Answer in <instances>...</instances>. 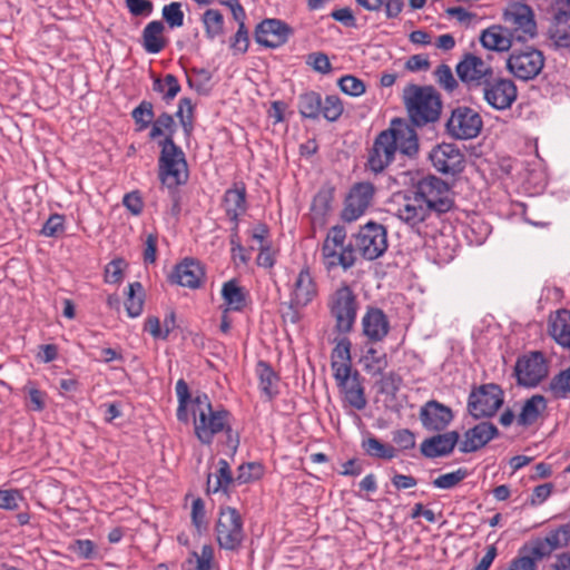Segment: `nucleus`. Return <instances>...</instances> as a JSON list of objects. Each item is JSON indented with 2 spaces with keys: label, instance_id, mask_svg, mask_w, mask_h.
Instances as JSON below:
<instances>
[{
  "label": "nucleus",
  "instance_id": "37",
  "mask_svg": "<svg viewBox=\"0 0 570 570\" xmlns=\"http://www.w3.org/2000/svg\"><path fill=\"white\" fill-rule=\"evenodd\" d=\"M549 334L563 347H570V311L560 309L549 320Z\"/></svg>",
  "mask_w": 570,
  "mask_h": 570
},
{
  "label": "nucleus",
  "instance_id": "11",
  "mask_svg": "<svg viewBox=\"0 0 570 570\" xmlns=\"http://www.w3.org/2000/svg\"><path fill=\"white\" fill-rule=\"evenodd\" d=\"M333 376L348 404L355 410L365 409L367 401L362 384V376L357 370L352 371V364H332Z\"/></svg>",
  "mask_w": 570,
  "mask_h": 570
},
{
  "label": "nucleus",
  "instance_id": "6",
  "mask_svg": "<svg viewBox=\"0 0 570 570\" xmlns=\"http://www.w3.org/2000/svg\"><path fill=\"white\" fill-rule=\"evenodd\" d=\"M327 305L332 317L335 320V332L341 335L352 332L358 309L357 296L353 289L343 283L331 295Z\"/></svg>",
  "mask_w": 570,
  "mask_h": 570
},
{
  "label": "nucleus",
  "instance_id": "36",
  "mask_svg": "<svg viewBox=\"0 0 570 570\" xmlns=\"http://www.w3.org/2000/svg\"><path fill=\"white\" fill-rule=\"evenodd\" d=\"M547 399L541 394H534L527 399L517 416L518 424L525 428L534 424L547 410Z\"/></svg>",
  "mask_w": 570,
  "mask_h": 570
},
{
  "label": "nucleus",
  "instance_id": "47",
  "mask_svg": "<svg viewBox=\"0 0 570 570\" xmlns=\"http://www.w3.org/2000/svg\"><path fill=\"white\" fill-rule=\"evenodd\" d=\"M130 116L135 122L136 131L146 130L147 128L151 127L155 120L153 102L149 100L140 101V104L132 109Z\"/></svg>",
  "mask_w": 570,
  "mask_h": 570
},
{
  "label": "nucleus",
  "instance_id": "29",
  "mask_svg": "<svg viewBox=\"0 0 570 570\" xmlns=\"http://www.w3.org/2000/svg\"><path fill=\"white\" fill-rule=\"evenodd\" d=\"M317 295V286L308 266L298 273L291 294L292 304L307 306Z\"/></svg>",
  "mask_w": 570,
  "mask_h": 570
},
{
  "label": "nucleus",
  "instance_id": "17",
  "mask_svg": "<svg viewBox=\"0 0 570 570\" xmlns=\"http://www.w3.org/2000/svg\"><path fill=\"white\" fill-rule=\"evenodd\" d=\"M375 187L372 183H356L350 189L344 208L341 213L342 220L352 223L360 218L371 205L374 197Z\"/></svg>",
  "mask_w": 570,
  "mask_h": 570
},
{
  "label": "nucleus",
  "instance_id": "27",
  "mask_svg": "<svg viewBox=\"0 0 570 570\" xmlns=\"http://www.w3.org/2000/svg\"><path fill=\"white\" fill-rule=\"evenodd\" d=\"M433 210L429 207L424 200L414 195V189H410L404 195V204L399 208V217L407 225L414 227L425 222Z\"/></svg>",
  "mask_w": 570,
  "mask_h": 570
},
{
  "label": "nucleus",
  "instance_id": "1",
  "mask_svg": "<svg viewBox=\"0 0 570 570\" xmlns=\"http://www.w3.org/2000/svg\"><path fill=\"white\" fill-rule=\"evenodd\" d=\"M346 236V228L342 225L330 228L321 248L324 265L328 271L338 266L344 271L353 267L356 250L364 259L374 261L383 256L389 247L386 228L376 222L371 220L361 226L353 235L354 244H345Z\"/></svg>",
  "mask_w": 570,
  "mask_h": 570
},
{
  "label": "nucleus",
  "instance_id": "43",
  "mask_svg": "<svg viewBox=\"0 0 570 570\" xmlns=\"http://www.w3.org/2000/svg\"><path fill=\"white\" fill-rule=\"evenodd\" d=\"M361 446L368 456L374 459L391 460L396 455L394 446L381 442L373 435L364 439Z\"/></svg>",
  "mask_w": 570,
  "mask_h": 570
},
{
  "label": "nucleus",
  "instance_id": "54",
  "mask_svg": "<svg viewBox=\"0 0 570 570\" xmlns=\"http://www.w3.org/2000/svg\"><path fill=\"white\" fill-rule=\"evenodd\" d=\"M334 342L335 347L331 354V365L334 362H338L340 364H351V340L346 335H343L340 338H335Z\"/></svg>",
  "mask_w": 570,
  "mask_h": 570
},
{
  "label": "nucleus",
  "instance_id": "9",
  "mask_svg": "<svg viewBox=\"0 0 570 570\" xmlns=\"http://www.w3.org/2000/svg\"><path fill=\"white\" fill-rule=\"evenodd\" d=\"M215 532L220 549L237 551L245 538L244 522L238 510L233 507H220Z\"/></svg>",
  "mask_w": 570,
  "mask_h": 570
},
{
  "label": "nucleus",
  "instance_id": "53",
  "mask_svg": "<svg viewBox=\"0 0 570 570\" xmlns=\"http://www.w3.org/2000/svg\"><path fill=\"white\" fill-rule=\"evenodd\" d=\"M468 475L469 471L465 468H459L453 472L439 475L432 481V484L438 489L450 490L460 484Z\"/></svg>",
  "mask_w": 570,
  "mask_h": 570
},
{
  "label": "nucleus",
  "instance_id": "25",
  "mask_svg": "<svg viewBox=\"0 0 570 570\" xmlns=\"http://www.w3.org/2000/svg\"><path fill=\"white\" fill-rule=\"evenodd\" d=\"M533 554L539 558H548L553 551L567 548L570 544V523H564L550 530L544 538L530 541Z\"/></svg>",
  "mask_w": 570,
  "mask_h": 570
},
{
  "label": "nucleus",
  "instance_id": "22",
  "mask_svg": "<svg viewBox=\"0 0 570 570\" xmlns=\"http://www.w3.org/2000/svg\"><path fill=\"white\" fill-rule=\"evenodd\" d=\"M362 334L367 343L382 342L390 333L391 325L387 315L376 306H367L361 321Z\"/></svg>",
  "mask_w": 570,
  "mask_h": 570
},
{
  "label": "nucleus",
  "instance_id": "32",
  "mask_svg": "<svg viewBox=\"0 0 570 570\" xmlns=\"http://www.w3.org/2000/svg\"><path fill=\"white\" fill-rule=\"evenodd\" d=\"M549 35L556 47H570V11L563 10L562 7L557 6Z\"/></svg>",
  "mask_w": 570,
  "mask_h": 570
},
{
  "label": "nucleus",
  "instance_id": "18",
  "mask_svg": "<svg viewBox=\"0 0 570 570\" xmlns=\"http://www.w3.org/2000/svg\"><path fill=\"white\" fill-rule=\"evenodd\" d=\"M293 35L294 29L285 21L267 18L256 26L254 37L258 45L275 49L285 45Z\"/></svg>",
  "mask_w": 570,
  "mask_h": 570
},
{
  "label": "nucleus",
  "instance_id": "14",
  "mask_svg": "<svg viewBox=\"0 0 570 570\" xmlns=\"http://www.w3.org/2000/svg\"><path fill=\"white\" fill-rule=\"evenodd\" d=\"M503 20L510 26L511 37L518 41H527L537 36L534 13L525 3H510L503 12Z\"/></svg>",
  "mask_w": 570,
  "mask_h": 570
},
{
  "label": "nucleus",
  "instance_id": "3",
  "mask_svg": "<svg viewBox=\"0 0 570 570\" xmlns=\"http://www.w3.org/2000/svg\"><path fill=\"white\" fill-rule=\"evenodd\" d=\"M403 99L412 125L423 127L440 119L443 102L433 86L411 83L404 89Z\"/></svg>",
  "mask_w": 570,
  "mask_h": 570
},
{
  "label": "nucleus",
  "instance_id": "30",
  "mask_svg": "<svg viewBox=\"0 0 570 570\" xmlns=\"http://www.w3.org/2000/svg\"><path fill=\"white\" fill-rule=\"evenodd\" d=\"M246 186L243 181L234 183L223 196V207L229 220H236L247 210Z\"/></svg>",
  "mask_w": 570,
  "mask_h": 570
},
{
  "label": "nucleus",
  "instance_id": "45",
  "mask_svg": "<svg viewBox=\"0 0 570 570\" xmlns=\"http://www.w3.org/2000/svg\"><path fill=\"white\" fill-rule=\"evenodd\" d=\"M360 362L363 363L364 370L373 376L382 374L387 366L386 353H379L374 346L366 348Z\"/></svg>",
  "mask_w": 570,
  "mask_h": 570
},
{
  "label": "nucleus",
  "instance_id": "57",
  "mask_svg": "<svg viewBox=\"0 0 570 570\" xmlns=\"http://www.w3.org/2000/svg\"><path fill=\"white\" fill-rule=\"evenodd\" d=\"M337 83L344 94L352 97H358L365 92V83L352 75L341 77Z\"/></svg>",
  "mask_w": 570,
  "mask_h": 570
},
{
  "label": "nucleus",
  "instance_id": "60",
  "mask_svg": "<svg viewBox=\"0 0 570 570\" xmlns=\"http://www.w3.org/2000/svg\"><path fill=\"white\" fill-rule=\"evenodd\" d=\"M191 523L202 533L207 529L205 502L202 498H196L191 504Z\"/></svg>",
  "mask_w": 570,
  "mask_h": 570
},
{
  "label": "nucleus",
  "instance_id": "48",
  "mask_svg": "<svg viewBox=\"0 0 570 570\" xmlns=\"http://www.w3.org/2000/svg\"><path fill=\"white\" fill-rule=\"evenodd\" d=\"M202 21L207 39L214 40L224 33V16L219 10L207 9L202 16Z\"/></svg>",
  "mask_w": 570,
  "mask_h": 570
},
{
  "label": "nucleus",
  "instance_id": "64",
  "mask_svg": "<svg viewBox=\"0 0 570 570\" xmlns=\"http://www.w3.org/2000/svg\"><path fill=\"white\" fill-rule=\"evenodd\" d=\"M392 441L400 450H410L415 446V434L409 429H400L392 432Z\"/></svg>",
  "mask_w": 570,
  "mask_h": 570
},
{
  "label": "nucleus",
  "instance_id": "56",
  "mask_svg": "<svg viewBox=\"0 0 570 570\" xmlns=\"http://www.w3.org/2000/svg\"><path fill=\"white\" fill-rule=\"evenodd\" d=\"M381 375L379 392L395 397L402 385V377L395 372L382 373Z\"/></svg>",
  "mask_w": 570,
  "mask_h": 570
},
{
  "label": "nucleus",
  "instance_id": "39",
  "mask_svg": "<svg viewBox=\"0 0 570 570\" xmlns=\"http://www.w3.org/2000/svg\"><path fill=\"white\" fill-rule=\"evenodd\" d=\"M153 90L161 94V99L166 104H170L180 92L181 87L175 75L167 73L163 79L160 77L153 78Z\"/></svg>",
  "mask_w": 570,
  "mask_h": 570
},
{
  "label": "nucleus",
  "instance_id": "8",
  "mask_svg": "<svg viewBox=\"0 0 570 570\" xmlns=\"http://www.w3.org/2000/svg\"><path fill=\"white\" fill-rule=\"evenodd\" d=\"M504 403V392L499 384L485 383L473 386L469 397L466 410L475 419L493 417Z\"/></svg>",
  "mask_w": 570,
  "mask_h": 570
},
{
  "label": "nucleus",
  "instance_id": "35",
  "mask_svg": "<svg viewBox=\"0 0 570 570\" xmlns=\"http://www.w3.org/2000/svg\"><path fill=\"white\" fill-rule=\"evenodd\" d=\"M256 372L259 380V390L267 401H273L279 393V375L266 361H258Z\"/></svg>",
  "mask_w": 570,
  "mask_h": 570
},
{
  "label": "nucleus",
  "instance_id": "4",
  "mask_svg": "<svg viewBox=\"0 0 570 570\" xmlns=\"http://www.w3.org/2000/svg\"><path fill=\"white\" fill-rule=\"evenodd\" d=\"M194 111L195 106L191 99L188 97L180 98L175 116L167 111H163L154 120L148 134L149 139L157 140L158 138L163 137L157 141L160 150L164 149L165 141L168 142L169 140L175 142L174 136L177 131L175 117L178 118L185 136L189 138L194 130Z\"/></svg>",
  "mask_w": 570,
  "mask_h": 570
},
{
  "label": "nucleus",
  "instance_id": "20",
  "mask_svg": "<svg viewBox=\"0 0 570 570\" xmlns=\"http://www.w3.org/2000/svg\"><path fill=\"white\" fill-rule=\"evenodd\" d=\"M422 426L430 432H443L454 419L451 407L436 401L425 402L419 413Z\"/></svg>",
  "mask_w": 570,
  "mask_h": 570
},
{
  "label": "nucleus",
  "instance_id": "42",
  "mask_svg": "<svg viewBox=\"0 0 570 570\" xmlns=\"http://www.w3.org/2000/svg\"><path fill=\"white\" fill-rule=\"evenodd\" d=\"M298 111L303 118L317 119L322 109V97L316 91H308L298 97Z\"/></svg>",
  "mask_w": 570,
  "mask_h": 570
},
{
  "label": "nucleus",
  "instance_id": "10",
  "mask_svg": "<svg viewBox=\"0 0 570 570\" xmlns=\"http://www.w3.org/2000/svg\"><path fill=\"white\" fill-rule=\"evenodd\" d=\"M483 127L480 114L471 107L458 106L445 121L444 132L455 140H469L479 136Z\"/></svg>",
  "mask_w": 570,
  "mask_h": 570
},
{
  "label": "nucleus",
  "instance_id": "50",
  "mask_svg": "<svg viewBox=\"0 0 570 570\" xmlns=\"http://www.w3.org/2000/svg\"><path fill=\"white\" fill-rule=\"evenodd\" d=\"M181 7L183 4L177 1L170 2L169 4H165L163 7V20L170 29H176L184 26L185 13Z\"/></svg>",
  "mask_w": 570,
  "mask_h": 570
},
{
  "label": "nucleus",
  "instance_id": "2",
  "mask_svg": "<svg viewBox=\"0 0 570 570\" xmlns=\"http://www.w3.org/2000/svg\"><path fill=\"white\" fill-rule=\"evenodd\" d=\"M194 430L202 444L210 445L215 435L225 434V445L235 453L239 446V434L230 424L232 414L219 406L214 410L206 393H197L193 399Z\"/></svg>",
  "mask_w": 570,
  "mask_h": 570
},
{
  "label": "nucleus",
  "instance_id": "15",
  "mask_svg": "<svg viewBox=\"0 0 570 570\" xmlns=\"http://www.w3.org/2000/svg\"><path fill=\"white\" fill-rule=\"evenodd\" d=\"M544 66L543 53L534 47L513 49L507 60L508 70L521 80L537 77Z\"/></svg>",
  "mask_w": 570,
  "mask_h": 570
},
{
  "label": "nucleus",
  "instance_id": "44",
  "mask_svg": "<svg viewBox=\"0 0 570 570\" xmlns=\"http://www.w3.org/2000/svg\"><path fill=\"white\" fill-rule=\"evenodd\" d=\"M543 390L554 400L566 399L570 394V365L556 374Z\"/></svg>",
  "mask_w": 570,
  "mask_h": 570
},
{
  "label": "nucleus",
  "instance_id": "51",
  "mask_svg": "<svg viewBox=\"0 0 570 570\" xmlns=\"http://www.w3.org/2000/svg\"><path fill=\"white\" fill-rule=\"evenodd\" d=\"M264 469L258 462H248L240 464L235 476L237 484H246L259 480L263 476Z\"/></svg>",
  "mask_w": 570,
  "mask_h": 570
},
{
  "label": "nucleus",
  "instance_id": "61",
  "mask_svg": "<svg viewBox=\"0 0 570 570\" xmlns=\"http://www.w3.org/2000/svg\"><path fill=\"white\" fill-rule=\"evenodd\" d=\"M125 6L132 17H149L154 11L150 0H125Z\"/></svg>",
  "mask_w": 570,
  "mask_h": 570
},
{
  "label": "nucleus",
  "instance_id": "7",
  "mask_svg": "<svg viewBox=\"0 0 570 570\" xmlns=\"http://www.w3.org/2000/svg\"><path fill=\"white\" fill-rule=\"evenodd\" d=\"M438 216L450 212L454 206L450 185L434 175L422 177L412 187Z\"/></svg>",
  "mask_w": 570,
  "mask_h": 570
},
{
  "label": "nucleus",
  "instance_id": "5",
  "mask_svg": "<svg viewBox=\"0 0 570 570\" xmlns=\"http://www.w3.org/2000/svg\"><path fill=\"white\" fill-rule=\"evenodd\" d=\"M158 178L167 190H180L188 180V166L183 149L176 142L165 141L158 158Z\"/></svg>",
  "mask_w": 570,
  "mask_h": 570
},
{
  "label": "nucleus",
  "instance_id": "34",
  "mask_svg": "<svg viewBox=\"0 0 570 570\" xmlns=\"http://www.w3.org/2000/svg\"><path fill=\"white\" fill-rule=\"evenodd\" d=\"M165 24L160 20H153L148 22L141 32V45L148 53H159L165 49L167 40L163 33Z\"/></svg>",
  "mask_w": 570,
  "mask_h": 570
},
{
  "label": "nucleus",
  "instance_id": "63",
  "mask_svg": "<svg viewBox=\"0 0 570 570\" xmlns=\"http://www.w3.org/2000/svg\"><path fill=\"white\" fill-rule=\"evenodd\" d=\"M306 63L315 71L326 75L332 71V65L328 57L323 52H313L307 56Z\"/></svg>",
  "mask_w": 570,
  "mask_h": 570
},
{
  "label": "nucleus",
  "instance_id": "52",
  "mask_svg": "<svg viewBox=\"0 0 570 570\" xmlns=\"http://www.w3.org/2000/svg\"><path fill=\"white\" fill-rule=\"evenodd\" d=\"M344 111L343 102L336 95H328L322 100L321 115L331 122L337 121Z\"/></svg>",
  "mask_w": 570,
  "mask_h": 570
},
{
  "label": "nucleus",
  "instance_id": "59",
  "mask_svg": "<svg viewBox=\"0 0 570 570\" xmlns=\"http://www.w3.org/2000/svg\"><path fill=\"white\" fill-rule=\"evenodd\" d=\"M65 216L51 214L42 226L41 234L46 237H59L65 232Z\"/></svg>",
  "mask_w": 570,
  "mask_h": 570
},
{
  "label": "nucleus",
  "instance_id": "46",
  "mask_svg": "<svg viewBox=\"0 0 570 570\" xmlns=\"http://www.w3.org/2000/svg\"><path fill=\"white\" fill-rule=\"evenodd\" d=\"M144 297L145 294L141 283H130L125 302L126 312L129 317H138L142 313Z\"/></svg>",
  "mask_w": 570,
  "mask_h": 570
},
{
  "label": "nucleus",
  "instance_id": "40",
  "mask_svg": "<svg viewBox=\"0 0 570 570\" xmlns=\"http://www.w3.org/2000/svg\"><path fill=\"white\" fill-rule=\"evenodd\" d=\"M217 465L218 469L216 472V482L214 487L210 485L212 474L209 473L207 475V493H217L218 491L227 493L229 485L236 483L229 463L225 459H219Z\"/></svg>",
  "mask_w": 570,
  "mask_h": 570
},
{
  "label": "nucleus",
  "instance_id": "31",
  "mask_svg": "<svg viewBox=\"0 0 570 570\" xmlns=\"http://www.w3.org/2000/svg\"><path fill=\"white\" fill-rule=\"evenodd\" d=\"M335 188L330 185H323L316 195L313 197L311 204L312 223L314 225L324 226L326 217L332 210V204L334 200Z\"/></svg>",
  "mask_w": 570,
  "mask_h": 570
},
{
  "label": "nucleus",
  "instance_id": "16",
  "mask_svg": "<svg viewBox=\"0 0 570 570\" xmlns=\"http://www.w3.org/2000/svg\"><path fill=\"white\" fill-rule=\"evenodd\" d=\"M432 166L442 175L455 176L465 168V156L455 144L442 142L429 154Z\"/></svg>",
  "mask_w": 570,
  "mask_h": 570
},
{
  "label": "nucleus",
  "instance_id": "23",
  "mask_svg": "<svg viewBox=\"0 0 570 570\" xmlns=\"http://www.w3.org/2000/svg\"><path fill=\"white\" fill-rule=\"evenodd\" d=\"M204 279L205 269L200 262L188 257L176 264L168 276L169 283L189 288L200 287Z\"/></svg>",
  "mask_w": 570,
  "mask_h": 570
},
{
  "label": "nucleus",
  "instance_id": "21",
  "mask_svg": "<svg viewBox=\"0 0 570 570\" xmlns=\"http://www.w3.org/2000/svg\"><path fill=\"white\" fill-rule=\"evenodd\" d=\"M459 79L466 85H483L493 75V69L485 61L473 55L465 53L455 67Z\"/></svg>",
  "mask_w": 570,
  "mask_h": 570
},
{
  "label": "nucleus",
  "instance_id": "55",
  "mask_svg": "<svg viewBox=\"0 0 570 570\" xmlns=\"http://www.w3.org/2000/svg\"><path fill=\"white\" fill-rule=\"evenodd\" d=\"M434 77L436 83L450 94L453 92L459 86L451 68L445 63H441L436 67L434 70Z\"/></svg>",
  "mask_w": 570,
  "mask_h": 570
},
{
  "label": "nucleus",
  "instance_id": "58",
  "mask_svg": "<svg viewBox=\"0 0 570 570\" xmlns=\"http://www.w3.org/2000/svg\"><path fill=\"white\" fill-rule=\"evenodd\" d=\"M69 551L80 559H94L96 557V544L89 539H77L69 544Z\"/></svg>",
  "mask_w": 570,
  "mask_h": 570
},
{
  "label": "nucleus",
  "instance_id": "62",
  "mask_svg": "<svg viewBox=\"0 0 570 570\" xmlns=\"http://www.w3.org/2000/svg\"><path fill=\"white\" fill-rule=\"evenodd\" d=\"M122 258H115L105 267V282L117 284L122 279V267L125 266Z\"/></svg>",
  "mask_w": 570,
  "mask_h": 570
},
{
  "label": "nucleus",
  "instance_id": "24",
  "mask_svg": "<svg viewBox=\"0 0 570 570\" xmlns=\"http://www.w3.org/2000/svg\"><path fill=\"white\" fill-rule=\"evenodd\" d=\"M499 435L500 431L492 422L482 421L465 431L464 440L459 443V451L461 453L476 452Z\"/></svg>",
  "mask_w": 570,
  "mask_h": 570
},
{
  "label": "nucleus",
  "instance_id": "13",
  "mask_svg": "<svg viewBox=\"0 0 570 570\" xmlns=\"http://www.w3.org/2000/svg\"><path fill=\"white\" fill-rule=\"evenodd\" d=\"M396 153L395 134L389 128L382 130L367 151L365 169L374 175L382 174L395 160Z\"/></svg>",
  "mask_w": 570,
  "mask_h": 570
},
{
  "label": "nucleus",
  "instance_id": "49",
  "mask_svg": "<svg viewBox=\"0 0 570 570\" xmlns=\"http://www.w3.org/2000/svg\"><path fill=\"white\" fill-rule=\"evenodd\" d=\"M175 390L178 399L177 420L181 423H188L189 414L187 407L189 403L193 404L194 397H191L188 384L184 379L177 381Z\"/></svg>",
  "mask_w": 570,
  "mask_h": 570
},
{
  "label": "nucleus",
  "instance_id": "28",
  "mask_svg": "<svg viewBox=\"0 0 570 570\" xmlns=\"http://www.w3.org/2000/svg\"><path fill=\"white\" fill-rule=\"evenodd\" d=\"M413 126L401 118H394L389 127L395 134L397 150L410 158H415L419 153V137Z\"/></svg>",
  "mask_w": 570,
  "mask_h": 570
},
{
  "label": "nucleus",
  "instance_id": "38",
  "mask_svg": "<svg viewBox=\"0 0 570 570\" xmlns=\"http://www.w3.org/2000/svg\"><path fill=\"white\" fill-rule=\"evenodd\" d=\"M246 292L240 287L236 279L224 283L222 287V297L227 304L225 309L240 312L246 306Z\"/></svg>",
  "mask_w": 570,
  "mask_h": 570
},
{
  "label": "nucleus",
  "instance_id": "19",
  "mask_svg": "<svg viewBox=\"0 0 570 570\" xmlns=\"http://www.w3.org/2000/svg\"><path fill=\"white\" fill-rule=\"evenodd\" d=\"M483 86V97L494 109H508L517 99V86L511 79L494 78L492 75L485 80Z\"/></svg>",
  "mask_w": 570,
  "mask_h": 570
},
{
  "label": "nucleus",
  "instance_id": "12",
  "mask_svg": "<svg viewBox=\"0 0 570 570\" xmlns=\"http://www.w3.org/2000/svg\"><path fill=\"white\" fill-rule=\"evenodd\" d=\"M549 375V365L541 351H532L517 358L514 376L523 387H537Z\"/></svg>",
  "mask_w": 570,
  "mask_h": 570
},
{
  "label": "nucleus",
  "instance_id": "26",
  "mask_svg": "<svg viewBox=\"0 0 570 570\" xmlns=\"http://www.w3.org/2000/svg\"><path fill=\"white\" fill-rule=\"evenodd\" d=\"M435 433L431 438L425 439L420 445L421 454L428 459L448 456L460 443V433L458 431Z\"/></svg>",
  "mask_w": 570,
  "mask_h": 570
},
{
  "label": "nucleus",
  "instance_id": "33",
  "mask_svg": "<svg viewBox=\"0 0 570 570\" xmlns=\"http://www.w3.org/2000/svg\"><path fill=\"white\" fill-rule=\"evenodd\" d=\"M512 40L508 29L497 24L487 28L480 36V42L485 49L499 52L508 51Z\"/></svg>",
  "mask_w": 570,
  "mask_h": 570
},
{
  "label": "nucleus",
  "instance_id": "41",
  "mask_svg": "<svg viewBox=\"0 0 570 570\" xmlns=\"http://www.w3.org/2000/svg\"><path fill=\"white\" fill-rule=\"evenodd\" d=\"M355 2L367 11H380L384 7L387 19L397 18L404 8V0H355Z\"/></svg>",
  "mask_w": 570,
  "mask_h": 570
}]
</instances>
